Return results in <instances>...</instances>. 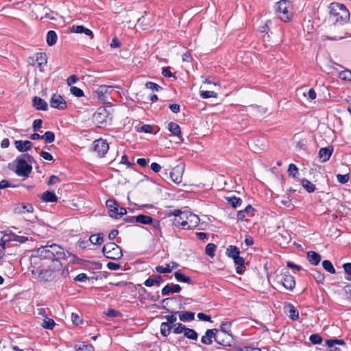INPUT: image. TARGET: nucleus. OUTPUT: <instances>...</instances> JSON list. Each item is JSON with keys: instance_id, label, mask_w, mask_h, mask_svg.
<instances>
[{"instance_id": "1", "label": "nucleus", "mask_w": 351, "mask_h": 351, "mask_svg": "<svg viewBox=\"0 0 351 351\" xmlns=\"http://www.w3.org/2000/svg\"><path fill=\"white\" fill-rule=\"evenodd\" d=\"M35 256L42 259L51 260L54 269H60L62 266L60 258L64 256L63 249L58 245L41 246L35 251Z\"/></svg>"}, {"instance_id": "2", "label": "nucleus", "mask_w": 351, "mask_h": 351, "mask_svg": "<svg viewBox=\"0 0 351 351\" xmlns=\"http://www.w3.org/2000/svg\"><path fill=\"white\" fill-rule=\"evenodd\" d=\"M173 215L175 216L173 225L184 230L193 229L199 223V217L189 211L182 212L180 210H175Z\"/></svg>"}, {"instance_id": "3", "label": "nucleus", "mask_w": 351, "mask_h": 351, "mask_svg": "<svg viewBox=\"0 0 351 351\" xmlns=\"http://www.w3.org/2000/svg\"><path fill=\"white\" fill-rule=\"evenodd\" d=\"M350 17L349 11L341 3H332L330 5L329 20L334 24H342Z\"/></svg>"}, {"instance_id": "4", "label": "nucleus", "mask_w": 351, "mask_h": 351, "mask_svg": "<svg viewBox=\"0 0 351 351\" xmlns=\"http://www.w3.org/2000/svg\"><path fill=\"white\" fill-rule=\"evenodd\" d=\"M276 14L284 22L291 21L293 16V7L289 1L282 0L276 5Z\"/></svg>"}, {"instance_id": "5", "label": "nucleus", "mask_w": 351, "mask_h": 351, "mask_svg": "<svg viewBox=\"0 0 351 351\" xmlns=\"http://www.w3.org/2000/svg\"><path fill=\"white\" fill-rule=\"evenodd\" d=\"M102 252L105 256L109 259L117 260L121 258L123 255L120 247L113 242L104 245Z\"/></svg>"}, {"instance_id": "6", "label": "nucleus", "mask_w": 351, "mask_h": 351, "mask_svg": "<svg viewBox=\"0 0 351 351\" xmlns=\"http://www.w3.org/2000/svg\"><path fill=\"white\" fill-rule=\"evenodd\" d=\"M54 269L53 265L49 269H41L39 271H32V274L36 276V279L40 282L51 281L54 278Z\"/></svg>"}, {"instance_id": "7", "label": "nucleus", "mask_w": 351, "mask_h": 351, "mask_svg": "<svg viewBox=\"0 0 351 351\" xmlns=\"http://www.w3.org/2000/svg\"><path fill=\"white\" fill-rule=\"evenodd\" d=\"M215 341L223 346H230L233 343V337L230 333L220 332L215 328Z\"/></svg>"}, {"instance_id": "8", "label": "nucleus", "mask_w": 351, "mask_h": 351, "mask_svg": "<svg viewBox=\"0 0 351 351\" xmlns=\"http://www.w3.org/2000/svg\"><path fill=\"white\" fill-rule=\"evenodd\" d=\"M32 171V166L23 158L16 159V173L18 176L27 177Z\"/></svg>"}, {"instance_id": "9", "label": "nucleus", "mask_w": 351, "mask_h": 351, "mask_svg": "<svg viewBox=\"0 0 351 351\" xmlns=\"http://www.w3.org/2000/svg\"><path fill=\"white\" fill-rule=\"evenodd\" d=\"M93 149L99 157H103L109 149L106 141L99 138L93 142Z\"/></svg>"}, {"instance_id": "10", "label": "nucleus", "mask_w": 351, "mask_h": 351, "mask_svg": "<svg viewBox=\"0 0 351 351\" xmlns=\"http://www.w3.org/2000/svg\"><path fill=\"white\" fill-rule=\"evenodd\" d=\"M107 112L104 108L99 109L93 114V122L99 127L102 128L106 125L107 122Z\"/></svg>"}, {"instance_id": "11", "label": "nucleus", "mask_w": 351, "mask_h": 351, "mask_svg": "<svg viewBox=\"0 0 351 351\" xmlns=\"http://www.w3.org/2000/svg\"><path fill=\"white\" fill-rule=\"evenodd\" d=\"M49 104L51 108L58 110H64L67 107L66 101L58 94L52 95L49 100Z\"/></svg>"}, {"instance_id": "12", "label": "nucleus", "mask_w": 351, "mask_h": 351, "mask_svg": "<svg viewBox=\"0 0 351 351\" xmlns=\"http://www.w3.org/2000/svg\"><path fill=\"white\" fill-rule=\"evenodd\" d=\"M184 173V165L176 166L169 173L171 180L178 184L182 181V175Z\"/></svg>"}, {"instance_id": "13", "label": "nucleus", "mask_w": 351, "mask_h": 351, "mask_svg": "<svg viewBox=\"0 0 351 351\" xmlns=\"http://www.w3.org/2000/svg\"><path fill=\"white\" fill-rule=\"evenodd\" d=\"M28 240V238L24 236L17 235L12 232L6 233L2 238V241L5 244L8 241H16L20 243H23Z\"/></svg>"}, {"instance_id": "14", "label": "nucleus", "mask_w": 351, "mask_h": 351, "mask_svg": "<svg viewBox=\"0 0 351 351\" xmlns=\"http://www.w3.org/2000/svg\"><path fill=\"white\" fill-rule=\"evenodd\" d=\"M106 206L108 209V214L111 217L117 219L119 205L112 199H108L106 202Z\"/></svg>"}, {"instance_id": "15", "label": "nucleus", "mask_w": 351, "mask_h": 351, "mask_svg": "<svg viewBox=\"0 0 351 351\" xmlns=\"http://www.w3.org/2000/svg\"><path fill=\"white\" fill-rule=\"evenodd\" d=\"M47 62V58L45 53L40 52L35 55V64L40 71H44V66Z\"/></svg>"}, {"instance_id": "16", "label": "nucleus", "mask_w": 351, "mask_h": 351, "mask_svg": "<svg viewBox=\"0 0 351 351\" xmlns=\"http://www.w3.org/2000/svg\"><path fill=\"white\" fill-rule=\"evenodd\" d=\"M280 282L285 288L290 290L293 289L295 285L294 278L289 274H284Z\"/></svg>"}, {"instance_id": "17", "label": "nucleus", "mask_w": 351, "mask_h": 351, "mask_svg": "<svg viewBox=\"0 0 351 351\" xmlns=\"http://www.w3.org/2000/svg\"><path fill=\"white\" fill-rule=\"evenodd\" d=\"M14 145L17 150L21 152H26L30 149L33 145L32 143L29 141H15Z\"/></svg>"}, {"instance_id": "18", "label": "nucleus", "mask_w": 351, "mask_h": 351, "mask_svg": "<svg viewBox=\"0 0 351 351\" xmlns=\"http://www.w3.org/2000/svg\"><path fill=\"white\" fill-rule=\"evenodd\" d=\"M33 106L39 110L46 111L48 110V104L43 99L39 97L33 98Z\"/></svg>"}, {"instance_id": "19", "label": "nucleus", "mask_w": 351, "mask_h": 351, "mask_svg": "<svg viewBox=\"0 0 351 351\" xmlns=\"http://www.w3.org/2000/svg\"><path fill=\"white\" fill-rule=\"evenodd\" d=\"M114 88V87L112 86L102 85L96 90L95 93L99 98L104 99Z\"/></svg>"}, {"instance_id": "20", "label": "nucleus", "mask_w": 351, "mask_h": 351, "mask_svg": "<svg viewBox=\"0 0 351 351\" xmlns=\"http://www.w3.org/2000/svg\"><path fill=\"white\" fill-rule=\"evenodd\" d=\"M71 32L73 33H76V34H82L83 33V34H86V36H90L91 38H93V32L90 29L86 28L85 27H84L82 25L72 26L71 28Z\"/></svg>"}, {"instance_id": "21", "label": "nucleus", "mask_w": 351, "mask_h": 351, "mask_svg": "<svg viewBox=\"0 0 351 351\" xmlns=\"http://www.w3.org/2000/svg\"><path fill=\"white\" fill-rule=\"evenodd\" d=\"M254 210V208L252 206L248 205L245 207V208L243 210H240L238 212L237 219L239 220L243 221L244 219H245L246 217L252 216Z\"/></svg>"}, {"instance_id": "22", "label": "nucleus", "mask_w": 351, "mask_h": 351, "mask_svg": "<svg viewBox=\"0 0 351 351\" xmlns=\"http://www.w3.org/2000/svg\"><path fill=\"white\" fill-rule=\"evenodd\" d=\"M333 149L331 147L321 148L319 152V158L322 162H326L330 158Z\"/></svg>"}, {"instance_id": "23", "label": "nucleus", "mask_w": 351, "mask_h": 351, "mask_svg": "<svg viewBox=\"0 0 351 351\" xmlns=\"http://www.w3.org/2000/svg\"><path fill=\"white\" fill-rule=\"evenodd\" d=\"M181 287L179 285H166L162 288L161 293L163 295H167L173 293H179Z\"/></svg>"}, {"instance_id": "24", "label": "nucleus", "mask_w": 351, "mask_h": 351, "mask_svg": "<svg viewBox=\"0 0 351 351\" xmlns=\"http://www.w3.org/2000/svg\"><path fill=\"white\" fill-rule=\"evenodd\" d=\"M168 130L176 136L178 137V138L182 141V134L180 126L173 122H170L168 124Z\"/></svg>"}, {"instance_id": "25", "label": "nucleus", "mask_w": 351, "mask_h": 351, "mask_svg": "<svg viewBox=\"0 0 351 351\" xmlns=\"http://www.w3.org/2000/svg\"><path fill=\"white\" fill-rule=\"evenodd\" d=\"M212 338L215 339V329H208L206 331L205 335L202 337L201 341L204 344L210 345Z\"/></svg>"}, {"instance_id": "26", "label": "nucleus", "mask_w": 351, "mask_h": 351, "mask_svg": "<svg viewBox=\"0 0 351 351\" xmlns=\"http://www.w3.org/2000/svg\"><path fill=\"white\" fill-rule=\"evenodd\" d=\"M307 258L311 264L317 265L321 261V256L313 251H310L307 253Z\"/></svg>"}, {"instance_id": "27", "label": "nucleus", "mask_w": 351, "mask_h": 351, "mask_svg": "<svg viewBox=\"0 0 351 351\" xmlns=\"http://www.w3.org/2000/svg\"><path fill=\"white\" fill-rule=\"evenodd\" d=\"M42 199L46 202H56L58 201V197L51 191H46L43 193Z\"/></svg>"}, {"instance_id": "28", "label": "nucleus", "mask_w": 351, "mask_h": 351, "mask_svg": "<svg viewBox=\"0 0 351 351\" xmlns=\"http://www.w3.org/2000/svg\"><path fill=\"white\" fill-rule=\"evenodd\" d=\"M57 38H58L57 34L54 31L50 30L47 32L46 40H47V44L49 46L54 45L57 41Z\"/></svg>"}, {"instance_id": "29", "label": "nucleus", "mask_w": 351, "mask_h": 351, "mask_svg": "<svg viewBox=\"0 0 351 351\" xmlns=\"http://www.w3.org/2000/svg\"><path fill=\"white\" fill-rule=\"evenodd\" d=\"M89 241L94 245H101L104 241V234L102 233L92 234L89 238Z\"/></svg>"}, {"instance_id": "30", "label": "nucleus", "mask_w": 351, "mask_h": 351, "mask_svg": "<svg viewBox=\"0 0 351 351\" xmlns=\"http://www.w3.org/2000/svg\"><path fill=\"white\" fill-rule=\"evenodd\" d=\"M136 221L142 224H151L153 222V219L149 216L139 215L136 216Z\"/></svg>"}, {"instance_id": "31", "label": "nucleus", "mask_w": 351, "mask_h": 351, "mask_svg": "<svg viewBox=\"0 0 351 351\" xmlns=\"http://www.w3.org/2000/svg\"><path fill=\"white\" fill-rule=\"evenodd\" d=\"M195 314L192 312H182L179 313V319L182 322L191 321L194 319Z\"/></svg>"}, {"instance_id": "32", "label": "nucleus", "mask_w": 351, "mask_h": 351, "mask_svg": "<svg viewBox=\"0 0 351 351\" xmlns=\"http://www.w3.org/2000/svg\"><path fill=\"white\" fill-rule=\"evenodd\" d=\"M199 92L200 96L203 99L216 98L217 96V94L215 91L203 90L202 86L200 88Z\"/></svg>"}, {"instance_id": "33", "label": "nucleus", "mask_w": 351, "mask_h": 351, "mask_svg": "<svg viewBox=\"0 0 351 351\" xmlns=\"http://www.w3.org/2000/svg\"><path fill=\"white\" fill-rule=\"evenodd\" d=\"M172 325L169 324V323L162 322L160 324V333L164 337H167L171 330Z\"/></svg>"}, {"instance_id": "34", "label": "nucleus", "mask_w": 351, "mask_h": 351, "mask_svg": "<svg viewBox=\"0 0 351 351\" xmlns=\"http://www.w3.org/2000/svg\"><path fill=\"white\" fill-rule=\"evenodd\" d=\"M183 333L185 337L192 340H196L198 337L197 333L193 329L186 327Z\"/></svg>"}, {"instance_id": "35", "label": "nucleus", "mask_w": 351, "mask_h": 351, "mask_svg": "<svg viewBox=\"0 0 351 351\" xmlns=\"http://www.w3.org/2000/svg\"><path fill=\"white\" fill-rule=\"evenodd\" d=\"M302 186L306 189L308 193H312L315 191V186L311 183L310 181L306 179H303L301 181Z\"/></svg>"}, {"instance_id": "36", "label": "nucleus", "mask_w": 351, "mask_h": 351, "mask_svg": "<svg viewBox=\"0 0 351 351\" xmlns=\"http://www.w3.org/2000/svg\"><path fill=\"white\" fill-rule=\"evenodd\" d=\"M226 200L231 204L233 208H237L241 205L242 200L237 197H228Z\"/></svg>"}, {"instance_id": "37", "label": "nucleus", "mask_w": 351, "mask_h": 351, "mask_svg": "<svg viewBox=\"0 0 351 351\" xmlns=\"http://www.w3.org/2000/svg\"><path fill=\"white\" fill-rule=\"evenodd\" d=\"M174 276H175V278L178 282H186V283H189V284L191 283L190 278L189 276L184 275L183 274H182L179 271L175 272Z\"/></svg>"}, {"instance_id": "38", "label": "nucleus", "mask_w": 351, "mask_h": 351, "mask_svg": "<svg viewBox=\"0 0 351 351\" xmlns=\"http://www.w3.org/2000/svg\"><path fill=\"white\" fill-rule=\"evenodd\" d=\"M239 254L238 248L234 245H230L226 250V254L232 259Z\"/></svg>"}, {"instance_id": "39", "label": "nucleus", "mask_w": 351, "mask_h": 351, "mask_svg": "<svg viewBox=\"0 0 351 351\" xmlns=\"http://www.w3.org/2000/svg\"><path fill=\"white\" fill-rule=\"evenodd\" d=\"M41 139L44 140L47 143H52L55 140V134L51 131H47L42 135Z\"/></svg>"}, {"instance_id": "40", "label": "nucleus", "mask_w": 351, "mask_h": 351, "mask_svg": "<svg viewBox=\"0 0 351 351\" xmlns=\"http://www.w3.org/2000/svg\"><path fill=\"white\" fill-rule=\"evenodd\" d=\"M41 326L45 328L51 330L55 326V322L51 318L46 317L43 320Z\"/></svg>"}, {"instance_id": "41", "label": "nucleus", "mask_w": 351, "mask_h": 351, "mask_svg": "<svg viewBox=\"0 0 351 351\" xmlns=\"http://www.w3.org/2000/svg\"><path fill=\"white\" fill-rule=\"evenodd\" d=\"M173 269V266H171V264H167L165 267L157 266L156 270L160 274H166L171 272Z\"/></svg>"}, {"instance_id": "42", "label": "nucleus", "mask_w": 351, "mask_h": 351, "mask_svg": "<svg viewBox=\"0 0 351 351\" xmlns=\"http://www.w3.org/2000/svg\"><path fill=\"white\" fill-rule=\"evenodd\" d=\"M322 267L325 270L333 274L335 273V269L330 261L325 260L322 262Z\"/></svg>"}, {"instance_id": "43", "label": "nucleus", "mask_w": 351, "mask_h": 351, "mask_svg": "<svg viewBox=\"0 0 351 351\" xmlns=\"http://www.w3.org/2000/svg\"><path fill=\"white\" fill-rule=\"evenodd\" d=\"M325 343L328 347H332V345L344 346L346 344L345 341L342 339H327Z\"/></svg>"}, {"instance_id": "44", "label": "nucleus", "mask_w": 351, "mask_h": 351, "mask_svg": "<svg viewBox=\"0 0 351 351\" xmlns=\"http://www.w3.org/2000/svg\"><path fill=\"white\" fill-rule=\"evenodd\" d=\"M172 328L175 334H180L184 332L186 326L180 323H176L172 325Z\"/></svg>"}, {"instance_id": "45", "label": "nucleus", "mask_w": 351, "mask_h": 351, "mask_svg": "<svg viewBox=\"0 0 351 351\" xmlns=\"http://www.w3.org/2000/svg\"><path fill=\"white\" fill-rule=\"evenodd\" d=\"M216 245L213 243H208L206 246V253L207 255H208L210 257H213L215 256V251L216 250Z\"/></svg>"}, {"instance_id": "46", "label": "nucleus", "mask_w": 351, "mask_h": 351, "mask_svg": "<svg viewBox=\"0 0 351 351\" xmlns=\"http://www.w3.org/2000/svg\"><path fill=\"white\" fill-rule=\"evenodd\" d=\"M312 276H313L314 279L317 281L318 283L322 284L324 281V276L323 274H322L320 271L315 270L313 271Z\"/></svg>"}, {"instance_id": "47", "label": "nucleus", "mask_w": 351, "mask_h": 351, "mask_svg": "<svg viewBox=\"0 0 351 351\" xmlns=\"http://www.w3.org/2000/svg\"><path fill=\"white\" fill-rule=\"evenodd\" d=\"M19 213H31L33 211V207L31 204H22L21 206L17 208Z\"/></svg>"}, {"instance_id": "48", "label": "nucleus", "mask_w": 351, "mask_h": 351, "mask_svg": "<svg viewBox=\"0 0 351 351\" xmlns=\"http://www.w3.org/2000/svg\"><path fill=\"white\" fill-rule=\"evenodd\" d=\"M289 317L293 320L297 319L299 317L298 311L291 305L289 307Z\"/></svg>"}, {"instance_id": "49", "label": "nucleus", "mask_w": 351, "mask_h": 351, "mask_svg": "<svg viewBox=\"0 0 351 351\" xmlns=\"http://www.w3.org/2000/svg\"><path fill=\"white\" fill-rule=\"evenodd\" d=\"M70 92L72 95L75 97H80L84 95V92L82 89L76 86H71L70 88Z\"/></svg>"}, {"instance_id": "50", "label": "nucleus", "mask_w": 351, "mask_h": 351, "mask_svg": "<svg viewBox=\"0 0 351 351\" xmlns=\"http://www.w3.org/2000/svg\"><path fill=\"white\" fill-rule=\"evenodd\" d=\"M288 173L289 176L295 178L296 175L298 173V169L295 165L290 164L288 168Z\"/></svg>"}, {"instance_id": "51", "label": "nucleus", "mask_w": 351, "mask_h": 351, "mask_svg": "<svg viewBox=\"0 0 351 351\" xmlns=\"http://www.w3.org/2000/svg\"><path fill=\"white\" fill-rule=\"evenodd\" d=\"M78 351H94V347L92 345L82 343L77 348Z\"/></svg>"}, {"instance_id": "52", "label": "nucleus", "mask_w": 351, "mask_h": 351, "mask_svg": "<svg viewBox=\"0 0 351 351\" xmlns=\"http://www.w3.org/2000/svg\"><path fill=\"white\" fill-rule=\"evenodd\" d=\"M176 313H178L176 312L171 315H165L164 317V318L167 320L166 323H169V324H170V325H171V324L173 325L177 320V317L176 316Z\"/></svg>"}, {"instance_id": "53", "label": "nucleus", "mask_w": 351, "mask_h": 351, "mask_svg": "<svg viewBox=\"0 0 351 351\" xmlns=\"http://www.w3.org/2000/svg\"><path fill=\"white\" fill-rule=\"evenodd\" d=\"M337 179L339 182H340L341 184H345V183L348 182L349 180V174H348V173L344 174V175L337 174Z\"/></svg>"}, {"instance_id": "54", "label": "nucleus", "mask_w": 351, "mask_h": 351, "mask_svg": "<svg viewBox=\"0 0 351 351\" xmlns=\"http://www.w3.org/2000/svg\"><path fill=\"white\" fill-rule=\"evenodd\" d=\"M145 87L147 88L156 91H158L161 88V87L159 85L152 82H147L145 84Z\"/></svg>"}, {"instance_id": "55", "label": "nucleus", "mask_w": 351, "mask_h": 351, "mask_svg": "<svg viewBox=\"0 0 351 351\" xmlns=\"http://www.w3.org/2000/svg\"><path fill=\"white\" fill-rule=\"evenodd\" d=\"M310 341L313 344H320L322 343V337L317 334H313L310 336Z\"/></svg>"}, {"instance_id": "56", "label": "nucleus", "mask_w": 351, "mask_h": 351, "mask_svg": "<svg viewBox=\"0 0 351 351\" xmlns=\"http://www.w3.org/2000/svg\"><path fill=\"white\" fill-rule=\"evenodd\" d=\"M230 323H223L221 325V328L218 331L223 332L225 333H230Z\"/></svg>"}, {"instance_id": "57", "label": "nucleus", "mask_w": 351, "mask_h": 351, "mask_svg": "<svg viewBox=\"0 0 351 351\" xmlns=\"http://www.w3.org/2000/svg\"><path fill=\"white\" fill-rule=\"evenodd\" d=\"M71 320L75 325H79L82 322L80 317L76 313L71 314Z\"/></svg>"}, {"instance_id": "58", "label": "nucleus", "mask_w": 351, "mask_h": 351, "mask_svg": "<svg viewBox=\"0 0 351 351\" xmlns=\"http://www.w3.org/2000/svg\"><path fill=\"white\" fill-rule=\"evenodd\" d=\"M43 121L41 119H35L33 122V130L34 132L38 131L42 126Z\"/></svg>"}, {"instance_id": "59", "label": "nucleus", "mask_w": 351, "mask_h": 351, "mask_svg": "<svg viewBox=\"0 0 351 351\" xmlns=\"http://www.w3.org/2000/svg\"><path fill=\"white\" fill-rule=\"evenodd\" d=\"M60 182V179L58 176H50V178L47 182V184H48V185H53L56 183H59Z\"/></svg>"}, {"instance_id": "60", "label": "nucleus", "mask_w": 351, "mask_h": 351, "mask_svg": "<svg viewBox=\"0 0 351 351\" xmlns=\"http://www.w3.org/2000/svg\"><path fill=\"white\" fill-rule=\"evenodd\" d=\"M137 130L145 133H150L152 132V128L149 125H143L141 127V128H138Z\"/></svg>"}, {"instance_id": "61", "label": "nucleus", "mask_w": 351, "mask_h": 351, "mask_svg": "<svg viewBox=\"0 0 351 351\" xmlns=\"http://www.w3.org/2000/svg\"><path fill=\"white\" fill-rule=\"evenodd\" d=\"M234 262L238 266H242L244 264V259L238 254L233 258Z\"/></svg>"}, {"instance_id": "62", "label": "nucleus", "mask_w": 351, "mask_h": 351, "mask_svg": "<svg viewBox=\"0 0 351 351\" xmlns=\"http://www.w3.org/2000/svg\"><path fill=\"white\" fill-rule=\"evenodd\" d=\"M78 80V78L76 77V75H71L69 76L66 80V83L69 86H71V84H75Z\"/></svg>"}, {"instance_id": "63", "label": "nucleus", "mask_w": 351, "mask_h": 351, "mask_svg": "<svg viewBox=\"0 0 351 351\" xmlns=\"http://www.w3.org/2000/svg\"><path fill=\"white\" fill-rule=\"evenodd\" d=\"M344 291L346 295V298L351 301V285L346 286L344 288Z\"/></svg>"}, {"instance_id": "64", "label": "nucleus", "mask_w": 351, "mask_h": 351, "mask_svg": "<svg viewBox=\"0 0 351 351\" xmlns=\"http://www.w3.org/2000/svg\"><path fill=\"white\" fill-rule=\"evenodd\" d=\"M343 268L344 269L345 273L348 275H351V263H347L343 265Z\"/></svg>"}]
</instances>
